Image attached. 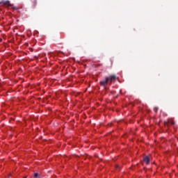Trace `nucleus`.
<instances>
[{"label": "nucleus", "instance_id": "7ed1b4c3", "mask_svg": "<svg viewBox=\"0 0 178 178\" xmlns=\"http://www.w3.org/2000/svg\"><path fill=\"white\" fill-rule=\"evenodd\" d=\"M149 156H146L145 157L143 158V161L146 163V165H149Z\"/></svg>", "mask_w": 178, "mask_h": 178}, {"label": "nucleus", "instance_id": "f257e3e1", "mask_svg": "<svg viewBox=\"0 0 178 178\" xmlns=\"http://www.w3.org/2000/svg\"><path fill=\"white\" fill-rule=\"evenodd\" d=\"M116 80V76L115 75H111L109 76L106 77L104 81H100V86L102 87H106V86L108 83H111L113 81H115Z\"/></svg>", "mask_w": 178, "mask_h": 178}, {"label": "nucleus", "instance_id": "423d86ee", "mask_svg": "<svg viewBox=\"0 0 178 178\" xmlns=\"http://www.w3.org/2000/svg\"><path fill=\"white\" fill-rule=\"evenodd\" d=\"M168 124H172V126H175V122H173V121H170L168 122Z\"/></svg>", "mask_w": 178, "mask_h": 178}, {"label": "nucleus", "instance_id": "f03ea898", "mask_svg": "<svg viewBox=\"0 0 178 178\" xmlns=\"http://www.w3.org/2000/svg\"><path fill=\"white\" fill-rule=\"evenodd\" d=\"M1 3H3V5H6V6H11V8H13V9H15V10H17V8L13 6V5L10 4V2H9V1H2Z\"/></svg>", "mask_w": 178, "mask_h": 178}, {"label": "nucleus", "instance_id": "39448f33", "mask_svg": "<svg viewBox=\"0 0 178 178\" xmlns=\"http://www.w3.org/2000/svg\"><path fill=\"white\" fill-rule=\"evenodd\" d=\"M34 177L35 178H40L41 177V175L38 174V172L34 173Z\"/></svg>", "mask_w": 178, "mask_h": 178}, {"label": "nucleus", "instance_id": "0eeeda50", "mask_svg": "<svg viewBox=\"0 0 178 178\" xmlns=\"http://www.w3.org/2000/svg\"><path fill=\"white\" fill-rule=\"evenodd\" d=\"M158 107H154V111H155V112H158Z\"/></svg>", "mask_w": 178, "mask_h": 178}, {"label": "nucleus", "instance_id": "20e7f679", "mask_svg": "<svg viewBox=\"0 0 178 178\" xmlns=\"http://www.w3.org/2000/svg\"><path fill=\"white\" fill-rule=\"evenodd\" d=\"M32 4L33 8H35L37 6V0H33Z\"/></svg>", "mask_w": 178, "mask_h": 178}, {"label": "nucleus", "instance_id": "1a4fd4ad", "mask_svg": "<svg viewBox=\"0 0 178 178\" xmlns=\"http://www.w3.org/2000/svg\"><path fill=\"white\" fill-rule=\"evenodd\" d=\"M24 178H27V177H24Z\"/></svg>", "mask_w": 178, "mask_h": 178}, {"label": "nucleus", "instance_id": "6e6552de", "mask_svg": "<svg viewBox=\"0 0 178 178\" xmlns=\"http://www.w3.org/2000/svg\"><path fill=\"white\" fill-rule=\"evenodd\" d=\"M116 169H119V165H115Z\"/></svg>", "mask_w": 178, "mask_h": 178}]
</instances>
